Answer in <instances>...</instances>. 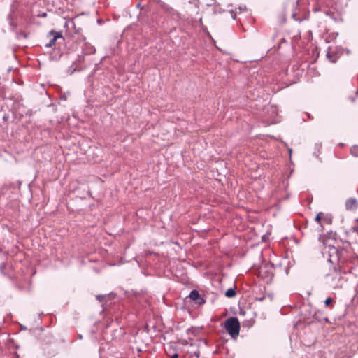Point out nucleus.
<instances>
[{
    "instance_id": "17",
    "label": "nucleus",
    "mask_w": 358,
    "mask_h": 358,
    "mask_svg": "<svg viewBox=\"0 0 358 358\" xmlns=\"http://www.w3.org/2000/svg\"><path fill=\"white\" fill-rule=\"evenodd\" d=\"M356 95L358 96V89L357 90Z\"/></svg>"
},
{
    "instance_id": "15",
    "label": "nucleus",
    "mask_w": 358,
    "mask_h": 358,
    "mask_svg": "<svg viewBox=\"0 0 358 358\" xmlns=\"http://www.w3.org/2000/svg\"><path fill=\"white\" fill-rule=\"evenodd\" d=\"M166 10H173V8H166Z\"/></svg>"
},
{
    "instance_id": "16",
    "label": "nucleus",
    "mask_w": 358,
    "mask_h": 358,
    "mask_svg": "<svg viewBox=\"0 0 358 358\" xmlns=\"http://www.w3.org/2000/svg\"><path fill=\"white\" fill-rule=\"evenodd\" d=\"M42 16H43V17H45V16H46V13H43V14L42 15Z\"/></svg>"
},
{
    "instance_id": "2",
    "label": "nucleus",
    "mask_w": 358,
    "mask_h": 358,
    "mask_svg": "<svg viewBox=\"0 0 358 358\" xmlns=\"http://www.w3.org/2000/svg\"><path fill=\"white\" fill-rule=\"evenodd\" d=\"M336 234L333 232H328L326 234H324L320 237V242L324 246H334L338 244L337 239L336 238Z\"/></svg>"
},
{
    "instance_id": "6",
    "label": "nucleus",
    "mask_w": 358,
    "mask_h": 358,
    "mask_svg": "<svg viewBox=\"0 0 358 358\" xmlns=\"http://www.w3.org/2000/svg\"><path fill=\"white\" fill-rule=\"evenodd\" d=\"M236 294V291L232 289V288H229L228 289L226 292H225V296L228 298H232V297H234Z\"/></svg>"
},
{
    "instance_id": "8",
    "label": "nucleus",
    "mask_w": 358,
    "mask_h": 358,
    "mask_svg": "<svg viewBox=\"0 0 358 358\" xmlns=\"http://www.w3.org/2000/svg\"><path fill=\"white\" fill-rule=\"evenodd\" d=\"M351 154L355 157H358V145H353L350 149Z\"/></svg>"
},
{
    "instance_id": "1",
    "label": "nucleus",
    "mask_w": 358,
    "mask_h": 358,
    "mask_svg": "<svg viewBox=\"0 0 358 358\" xmlns=\"http://www.w3.org/2000/svg\"><path fill=\"white\" fill-rule=\"evenodd\" d=\"M224 327L227 332L232 337L236 338L240 332V322L237 317H231L225 322Z\"/></svg>"
},
{
    "instance_id": "3",
    "label": "nucleus",
    "mask_w": 358,
    "mask_h": 358,
    "mask_svg": "<svg viewBox=\"0 0 358 358\" xmlns=\"http://www.w3.org/2000/svg\"><path fill=\"white\" fill-rule=\"evenodd\" d=\"M50 34L52 36V38H51L50 42L45 45V46L47 48H50L52 45H54L55 44L56 41L58 38L64 39L63 36H62V34L60 32H57V31H55L52 30V31H50Z\"/></svg>"
},
{
    "instance_id": "19",
    "label": "nucleus",
    "mask_w": 358,
    "mask_h": 358,
    "mask_svg": "<svg viewBox=\"0 0 358 358\" xmlns=\"http://www.w3.org/2000/svg\"><path fill=\"white\" fill-rule=\"evenodd\" d=\"M356 221L358 222V218H357V219H356Z\"/></svg>"
},
{
    "instance_id": "14",
    "label": "nucleus",
    "mask_w": 358,
    "mask_h": 358,
    "mask_svg": "<svg viewBox=\"0 0 358 358\" xmlns=\"http://www.w3.org/2000/svg\"><path fill=\"white\" fill-rule=\"evenodd\" d=\"M355 231H358V225L354 227Z\"/></svg>"
},
{
    "instance_id": "13",
    "label": "nucleus",
    "mask_w": 358,
    "mask_h": 358,
    "mask_svg": "<svg viewBox=\"0 0 358 358\" xmlns=\"http://www.w3.org/2000/svg\"><path fill=\"white\" fill-rule=\"evenodd\" d=\"M267 238H268V237L266 236H265V235L263 236L262 238L263 241H266Z\"/></svg>"
},
{
    "instance_id": "18",
    "label": "nucleus",
    "mask_w": 358,
    "mask_h": 358,
    "mask_svg": "<svg viewBox=\"0 0 358 358\" xmlns=\"http://www.w3.org/2000/svg\"><path fill=\"white\" fill-rule=\"evenodd\" d=\"M136 6L140 7L141 6L140 3H138Z\"/></svg>"
},
{
    "instance_id": "5",
    "label": "nucleus",
    "mask_w": 358,
    "mask_h": 358,
    "mask_svg": "<svg viewBox=\"0 0 358 358\" xmlns=\"http://www.w3.org/2000/svg\"><path fill=\"white\" fill-rule=\"evenodd\" d=\"M189 298L193 301H196L200 299V294L198 291L192 290L189 294Z\"/></svg>"
},
{
    "instance_id": "4",
    "label": "nucleus",
    "mask_w": 358,
    "mask_h": 358,
    "mask_svg": "<svg viewBox=\"0 0 358 358\" xmlns=\"http://www.w3.org/2000/svg\"><path fill=\"white\" fill-rule=\"evenodd\" d=\"M358 206V202L356 199L350 198L345 202V207L347 210L356 209Z\"/></svg>"
},
{
    "instance_id": "20",
    "label": "nucleus",
    "mask_w": 358,
    "mask_h": 358,
    "mask_svg": "<svg viewBox=\"0 0 358 358\" xmlns=\"http://www.w3.org/2000/svg\"><path fill=\"white\" fill-rule=\"evenodd\" d=\"M357 193H358V189H357Z\"/></svg>"
},
{
    "instance_id": "12",
    "label": "nucleus",
    "mask_w": 358,
    "mask_h": 358,
    "mask_svg": "<svg viewBox=\"0 0 358 358\" xmlns=\"http://www.w3.org/2000/svg\"><path fill=\"white\" fill-rule=\"evenodd\" d=\"M171 358H178V355L177 353H174L173 355H171Z\"/></svg>"
},
{
    "instance_id": "7",
    "label": "nucleus",
    "mask_w": 358,
    "mask_h": 358,
    "mask_svg": "<svg viewBox=\"0 0 358 358\" xmlns=\"http://www.w3.org/2000/svg\"><path fill=\"white\" fill-rule=\"evenodd\" d=\"M334 300L333 299H331V297H329L327 299H326V300L324 301V304L327 307H330L331 308H333V303H334Z\"/></svg>"
},
{
    "instance_id": "11",
    "label": "nucleus",
    "mask_w": 358,
    "mask_h": 358,
    "mask_svg": "<svg viewBox=\"0 0 358 358\" xmlns=\"http://www.w3.org/2000/svg\"><path fill=\"white\" fill-rule=\"evenodd\" d=\"M192 356L195 357L196 358H199V352H194Z\"/></svg>"
},
{
    "instance_id": "9",
    "label": "nucleus",
    "mask_w": 358,
    "mask_h": 358,
    "mask_svg": "<svg viewBox=\"0 0 358 358\" xmlns=\"http://www.w3.org/2000/svg\"><path fill=\"white\" fill-rule=\"evenodd\" d=\"M323 215V213H319L315 217V220L318 222H320V220L322 219Z\"/></svg>"
},
{
    "instance_id": "10",
    "label": "nucleus",
    "mask_w": 358,
    "mask_h": 358,
    "mask_svg": "<svg viewBox=\"0 0 358 358\" xmlns=\"http://www.w3.org/2000/svg\"><path fill=\"white\" fill-rule=\"evenodd\" d=\"M327 57L330 59V61H331V62H336V59H332V58L331 57V55H330V51H329V50L328 51V52H327Z\"/></svg>"
}]
</instances>
